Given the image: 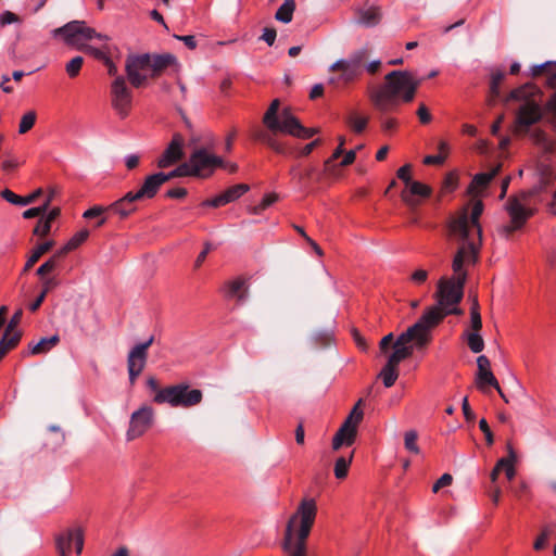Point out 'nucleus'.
I'll list each match as a JSON object with an SVG mask.
<instances>
[{
  "label": "nucleus",
  "mask_w": 556,
  "mask_h": 556,
  "mask_svg": "<svg viewBox=\"0 0 556 556\" xmlns=\"http://www.w3.org/2000/svg\"><path fill=\"white\" fill-rule=\"evenodd\" d=\"M417 439H418V433L415 430L407 431L404 437L405 448L413 454L419 453V447L417 445Z\"/></svg>",
  "instance_id": "c03bdc74"
},
{
  "label": "nucleus",
  "mask_w": 556,
  "mask_h": 556,
  "mask_svg": "<svg viewBox=\"0 0 556 556\" xmlns=\"http://www.w3.org/2000/svg\"><path fill=\"white\" fill-rule=\"evenodd\" d=\"M154 410L151 406L143 405L131 414L127 440L131 441L141 437L153 424Z\"/></svg>",
  "instance_id": "dca6fc26"
},
{
  "label": "nucleus",
  "mask_w": 556,
  "mask_h": 556,
  "mask_svg": "<svg viewBox=\"0 0 556 556\" xmlns=\"http://www.w3.org/2000/svg\"><path fill=\"white\" fill-rule=\"evenodd\" d=\"M483 212V203L477 201L473 203L470 216L464 210L458 216L452 217L447 224V236L456 240L459 247L464 242H472L480 251L482 230L479 224V218Z\"/></svg>",
  "instance_id": "6e6552de"
},
{
  "label": "nucleus",
  "mask_w": 556,
  "mask_h": 556,
  "mask_svg": "<svg viewBox=\"0 0 556 556\" xmlns=\"http://www.w3.org/2000/svg\"><path fill=\"white\" fill-rule=\"evenodd\" d=\"M165 176L163 172L149 175L144 178L142 186L135 191L136 197L140 200L153 199L159 192L161 186L165 184Z\"/></svg>",
  "instance_id": "412c9836"
},
{
  "label": "nucleus",
  "mask_w": 556,
  "mask_h": 556,
  "mask_svg": "<svg viewBox=\"0 0 556 556\" xmlns=\"http://www.w3.org/2000/svg\"><path fill=\"white\" fill-rule=\"evenodd\" d=\"M21 338V331H16L14 333L3 332L0 340V361L9 351L13 350L18 344Z\"/></svg>",
  "instance_id": "c85d7f7f"
},
{
  "label": "nucleus",
  "mask_w": 556,
  "mask_h": 556,
  "mask_svg": "<svg viewBox=\"0 0 556 556\" xmlns=\"http://www.w3.org/2000/svg\"><path fill=\"white\" fill-rule=\"evenodd\" d=\"M210 149L195 148L190 157L189 164L194 177H208L216 167H225L224 160L220 156L208 153Z\"/></svg>",
  "instance_id": "ddd939ff"
},
{
  "label": "nucleus",
  "mask_w": 556,
  "mask_h": 556,
  "mask_svg": "<svg viewBox=\"0 0 556 556\" xmlns=\"http://www.w3.org/2000/svg\"><path fill=\"white\" fill-rule=\"evenodd\" d=\"M276 132L266 134L262 132L258 135V139L262 140L267 147L273 149L276 153L286 154L289 153V149L287 146L280 141L277 140L275 137Z\"/></svg>",
  "instance_id": "2f4dec72"
},
{
  "label": "nucleus",
  "mask_w": 556,
  "mask_h": 556,
  "mask_svg": "<svg viewBox=\"0 0 556 556\" xmlns=\"http://www.w3.org/2000/svg\"><path fill=\"white\" fill-rule=\"evenodd\" d=\"M36 112L35 111H29L27 113H25L22 118H21V122H20V125H18V132L20 134H26L27 131H29L35 123H36Z\"/></svg>",
  "instance_id": "a19ab883"
},
{
  "label": "nucleus",
  "mask_w": 556,
  "mask_h": 556,
  "mask_svg": "<svg viewBox=\"0 0 556 556\" xmlns=\"http://www.w3.org/2000/svg\"><path fill=\"white\" fill-rule=\"evenodd\" d=\"M111 105L121 118L128 116L132 105V91L125 76H116L111 84Z\"/></svg>",
  "instance_id": "4468645a"
},
{
  "label": "nucleus",
  "mask_w": 556,
  "mask_h": 556,
  "mask_svg": "<svg viewBox=\"0 0 556 556\" xmlns=\"http://www.w3.org/2000/svg\"><path fill=\"white\" fill-rule=\"evenodd\" d=\"M59 286V280L55 277H48L42 279V291L47 295L49 291Z\"/></svg>",
  "instance_id": "338daca9"
},
{
  "label": "nucleus",
  "mask_w": 556,
  "mask_h": 556,
  "mask_svg": "<svg viewBox=\"0 0 556 556\" xmlns=\"http://www.w3.org/2000/svg\"><path fill=\"white\" fill-rule=\"evenodd\" d=\"M53 36H62L67 45L73 46L77 50L84 51L102 62L109 56L104 49L96 48L86 43L87 40L91 39L105 41L109 37L87 26L84 21H72L64 26L54 29Z\"/></svg>",
  "instance_id": "39448f33"
},
{
  "label": "nucleus",
  "mask_w": 556,
  "mask_h": 556,
  "mask_svg": "<svg viewBox=\"0 0 556 556\" xmlns=\"http://www.w3.org/2000/svg\"><path fill=\"white\" fill-rule=\"evenodd\" d=\"M84 64V58L83 56H75L65 66L66 73L71 78L76 77Z\"/></svg>",
  "instance_id": "de8ad7c7"
},
{
  "label": "nucleus",
  "mask_w": 556,
  "mask_h": 556,
  "mask_svg": "<svg viewBox=\"0 0 556 556\" xmlns=\"http://www.w3.org/2000/svg\"><path fill=\"white\" fill-rule=\"evenodd\" d=\"M184 147V137L180 134H175L168 143L167 148L164 150L162 155L157 159L156 165L159 168H167L178 161H180L184 156L182 152Z\"/></svg>",
  "instance_id": "a211bd4d"
},
{
  "label": "nucleus",
  "mask_w": 556,
  "mask_h": 556,
  "mask_svg": "<svg viewBox=\"0 0 556 556\" xmlns=\"http://www.w3.org/2000/svg\"><path fill=\"white\" fill-rule=\"evenodd\" d=\"M541 118L542 111L540 105L534 101H527L519 108L516 116V123L520 127L528 128L536 124Z\"/></svg>",
  "instance_id": "aec40b11"
},
{
  "label": "nucleus",
  "mask_w": 556,
  "mask_h": 556,
  "mask_svg": "<svg viewBox=\"0 0 556 556\" xmlns=\"http://www.w3.org/2000/svg\"><path fill=\"white\" fill-rule=\"evenodd\" d=\"M224 293L228 299L237 298L239 303L244 302L247 299L245 280L242 278H237L226 282L224 287Z\"/></svg>",
  "instance_id": "a878e982"
},
{
  "label": "nucleus",
  "mask_w": 556,
  "mask_h": 556,
  "mask_svg": "<svg viewBox=\"0 0 556 556\" xmlns=\"http://www.w3.org/2000/svg\"><path fill=\"white\" fill-rule=\"evenodd\" d=\"M294 10L295 1L285 0L283 3L276 11L275 18L286 24L290 23L292 21Z\"/></svg>",
  "instance_id": "7c9ffc66"
},
{
  "label": "nucleus",
  "mask_w": 556,
  "mask_h": 556,
  "mask_svg": "<svg viewBox=\"0 0 556 556\" xmlns=\"http://www.w3.org/2000/svg\"><path fill=\"white\" fill-rule=\"evenodd\" d=\"M110 213L109 206L94 205L89 210L85 211L84 218H93L101 216L103 213Z\"/></svg>",
  "instance_id": "864d4df0"
},
{
  "label": "nucleus",
  "mask_w": 556,
  "mask_h": 556,
  "mask_svg": "<svg viewBox=\"0 0 556 556\" xmlns=\"http://www.w3.org/2000/svg\"><path fill=\"white\" fill-rule=\"evenodd\" d=\"M552 534H553V528L551 526H545L542 529L540 535L536 538V540L533 544V548L535 551H542L543 548H545Z\"/></svg>",
  "instance_id": "37998d69"
},
{
  "label": "nucleus",
  "mask_w": 556,
  "mask_h": 556,
  "mask_svg": "<svg viewBox=\"0 0 556 556\" xmlns=\"http://www.w3.org/2000/svg\"><path fill=\"white\" fill-rule=\"evenodd\" d=\"M203 393L199 389H190L188 383H178L159 390L153 401L157 404H168L172 407L189 408L201 403Z\"/></svg>",
  "instance_id": "9b49d317"
},
{
  "label": "nucleus",
  "mask_w": 556,
  "mask_h": 556,
  "mask_svg": "<svg viewBox=\"0 0 556 556\" xmlns=\"http://www.w3.org/2000/svg\"><path fill=\"white\" fill-rule=\"evenodd\" d=\"M529 88H532V86L530 84H526L519 88L513 89L505 99V102L511 100L519 101L527 99L530 94V92L528 91Z\"/></svg>",
  "instance_id": "a18cd8bd"
},
{
  "label": "nucleus",
  "mask_w": 556,
  "mask_h": 556,
  "mask_svg": "<svg viewBox=\"0 0 556 556\" xmlns=\"http://www.w3.org/2000/svg\"><path fill=\"white\" fill-rule=\"evenodd\" d=\"M479 428L484 433L488 445H492L494 443L493 433L484 418L479 421Z\"/></svg>",
  "instance_id": "bf43d9fd"
},
{
  "label": "nucleus",
  "mask_w": 556,
  "mask_h": 556,
  "mask_svg": "<svg viewBox=\"0 0 556 556\" xmlns=\"http://www.w3.org/2000/svg\"><path fill=\"white\" fill-rule=\"evenodd\" d=\"M500 169L501 164H497L490 172L476 174L467 189V192L469 194H478L498 174Z\"/></svg>",
  "instance_id": "5701e85b"
},
{
  "label": "nucleus",
  "mask_w": 556,
  "mask_h": 556,
  "mask_svg": "<svg viewBox=\"0 0 556 556\" xmlns=\"http://www.w3.org/2000/svg\"><path fill=\"white\" fill-rule=\"evenodd\" d=\"M478 261V247L472 242H464L453 257L452 269L454 275L441 277L438 281L434 299L437 304L429 307L418 319L430 331L447 315L460 316L464 311L457 305L464 298V287L467 280L465 265L476 264Z\"/></svg>",
  "instance_id": "f257e3e1"
},
{
  "label": "nucleus",
  "mask_w": 556,
  "mask_h": 556,
  "mask_svg": "<svg viewBox=\"0 0 556 556\" xmlns=\"http://www.w3.org/2000/svg\"><path fill=\"white\" fill-rule=\"evenodd\" d=\"M369 51L361 48L351 52L346 58L340 59L329 66V72L339 74L328 78V84L334 87L348 86L357 80L364 73Z\"/></svg>",
  "instance_id": "9d476101"
},
{
  "label": "nucleus",
  "mask_w": 556,
  "mask_h": 556,
  "mask_svg": "<svg viewBox=\"0 0 556 556\" xmlns=\"http://www.w3.org/2000/svg\"><path fill=\"white\" fill-rule=\"evenodd\" d=\"M407 190L402 192V200L408 205H416L417 201L413 199L414 195L420 198H428L431 195V188L420 181H413L407 187Z\"/></svg>",
  "instance_id": "b1692460"
},
{
  "label": "nucleus",
  "mask_w": 556,
  "mask_h": 556,
  "mask_svg": "<svg viewBox=\"0 0 556 556\" xmlns=\"http://www.w3.org/2000/svg\"><path fill=\"white\" fill-rule=\"evenodd\" d=\"M22 315H23V311L22 308L17 309L13 316L11 317L7 328H5V332H9V333H14L16 332L15 331V328L18 326V324L21 323V319H22Z\"/></svg>",
  "instance_id": "603ef678"
},
{
  "label": "nucleus",
  "mask_w": 556,
  "mask_h": 556,
  "mask_svg": "<svg viewBox=\"0 0 556 556\" xmlns=\"http://www.w3.org/2000/svg\"><path fill=\"white\" fill-rule=\"evenodd\" d=\"M18 21V16L11 11H4L3 13L0 14V26H5L12 23H16Z\"/></svg>",
  "instance_id": "052dcab7"
},
{
  "label": "nucleus",
  "mask_w": 556,
  "mask_h": 556,
  "mask_svg": "<svg viewBox=\"0 0 556 556\" xmlns=\"http://www.w3.org/2000/svg\"><path fill=\"white\" fill-rule=\"evenodd\" d=\"M548 184L549 178L543 177L538 186L507 200L505 208L510 217V223L498 228L501 236L508 238L513 232L523 227L528 218L535 212L533 208L527 207L530 204V198L545 191Z\"/></svg>",
  "instance_id": "423d86ee"
},
{
  "label": "nucleus",
  "mask_w": 556,
  "mask_h": 556,
  "mask_svg": "<svg viewBox=\"0 0 556 556\" xmlns=\"http://www.w3.org/2000/svg\"><path fill=\"white\" fill-rule=\"evenodd\" d=\"M332 332L328 330L316 331L311 337V345L314 349L326 348L331 343Z\"/></svg>",
  "instance_id": "f704fd0d"
},
{
  "label": "nucleus",
  "mask_w": 556,
  "mask_h": 556,
  "mask_svg": "<svg viewBox=\"0 0 556 556\" xmlns=\"http://www.w3.org/2000/svg\"><path fill=\"white\" fill-rule=\"evenodd\" d=\"M51 230V225L45 220V218H41L38 220L36 227L34 228V235L45 237L49 235Z\"/></svg>",
  "instance_id": "6e6d98bb"
},
{
  "label": "nucleus",
  "mask_w": 556,
  "mask_h": 556,
  "mask_svg": "<svg viewBox=\"0 0 556 556\" xmlns=\"http://www.w3.org/2000/svg\"><path fill=\"white\" fill-rule=\"evenodd\" d=\"M477 375H482V372H492L491 371V363L485 355H480L477 358Z\"/></svg>",
  "instance_id": "4d7b16f0"
},
{
  "label": "nucleus",
  "mask_w": 556,
  "mask_h": 556,
  "mask_svg": "<svg viewBox=\"0 0 556 556\" xmlns=\"http://www.w3.org/2000/svg\"><path fill=\"white\" fill-rule=\"evenodd\" d=\"M453 477L450 473H444L437 480L432 486V491L437 493L441 488L447 486L452 483Z\"/></svg>",
  "instance_id": "680f3d73"
},
{
  "label": "nucleus",
  "mask_w": 556,
  "mask_h": 556,
  "mask_svg": "<svg viewBox=\"0 0 556 556\" xmlns=\"http://www.w3.org/2000/svg\"><path fill=\"white\" fill-rule=\"evenodd\" d=\"M250 187L245 184H238L229 187L227 190L223 192L225 199H227V204L236 201L240 197H242L245 192H248Z\"/></svg>",
  "instance_id": "e433bc0d"
},
{
  "label": "nucleus",
  "mask_w": 556,
  "mask_h": 556,
  "mask_svg": "<svg viewBox=\"0 0 556 556\" xmlns=\"http://www.w3.org/2000/svg\"><path fill=\"white\" fill-rule=\"evenodd\" d=\"M277 200H278V195L276 193L265 194L264 198L262 199L261 203L255 205L252 208V213H254V214L262 213L264 210H266L271 204H274Z\"/></svg>",
  "instance_id": "09e8293b"
},
{
  "label": "nucleus",
  "mask_w": 556,
  "mask_h": 556,
  "mask_svg": "<svg viewBox=\"0 0 556 556\" xmlns=\"http://www.w3.org/2000/svg\"><path fill=\"white\" fill-rule=\"evenodd\" d=\"M356 14V23L367 28H372L379 25L383 15L379 5H371L366 9H357Z\"/></svg>",
  "instance_id": "4be33fe9"
},
{
  "label": "nucleus",
  "mask_w": 556,
  "mask_h": 556,
  "mask_svg": "<svg viewBox=\"0 0 556 556\" xmlns=\"http://www.w3.org/2000/svg\"><path fill=\"white\" fill-rule=\"evenodd\" d=\"M75 544L76 554H80L84 547V534L81 529H66L55 536V546L60 556H68L72 544Z\"/></svg>",
  "instance_id": "f3484780"
},
{
  "label": "nucleus",
  "mask_w": 556,
  "mask_h": 556,
  "mask_svg": "<svg viewBox=\"0 0 556 556\" xmlns=\"http://www.w3.org/2000/svg\"><path fill=\"white\" fill-rule=\"evenodd\" d=\"M467 344L471 352L480 353L484 349V341L480 336L479 331H472L471 333H467Z\"/></svg>",
  "instance_id": "58836bf2"
},
{
  "label": "nucleus",
  "mask_w": 556,
  "mask_h": 556,
  "mask_svg": "<svg viewBox=\"0 0 556 556\" xmlns=\"http://www.w3.org/2000/svg\"><path fill=\"white\" fill-rule=\"evenodd\" d=\"M505 78V74L501 71L494 72L490 83V104H493L501 94L500 86Z\"/></svg>",
  "instance_id": "473e14b6"
},
{
  "label": "nucleus",
  "mask_w": 556,
  "mask_h": 556,
  "mask_svg": "<svg viewBox=\"0 0 556 556\" xmlns=\"http://www.w3.org/2000/svg\"><path fill=\"white\" fill-rule=\"evenodd\" d=\"M346 123L356 134H361L365 130L368 124V117L357 116L356 114H351L346 118Z\"/></svg>",
  "instance_id": "ea45409f"
},
{
  "label": "nucleus",
  "mask_w": 556,
  "mask_h": 556,
  "mask_svg": "<svg viewBox=\"0 0 556 556\" xmlns=\"http://www.w3.org/2000/svg\"><path fill=\"white\" fill-rule=\"evenodd\" d=\"M154 337L151 336L147 341L136 344L128 353L127 369L129 375V382L131 386L135 384L137 378L146 367L148 350L152 345Z\"/></svg>",
  "instance_id": "2eb2a0df"
},
{
  "label": "nucleus",
  "mask_w": 556,
  "mask_h": 556,
  "mask_svg": "<svg viewBox=\"0 0 556 556\" xmlns=\"http://www.w3.org/2000/svg\"><path fill=\"white\" fill-rule=\"evenodd\" d=\"M215 146V138L211 131H204L202 134H192L188 141V147L193 148H206L213 149Z\"/></svg>",
  "instance_id": "cd10ccee"
},
{
  "label": "nucleus",
  "mask_w": 556,
  "mask_h": 556,
  "mask_svg": "<svg viewBox=\"0 0 556 556\" xmlns=\"http://www.w3.org/2000/svg\"><path fill=\"white\" fill-rule=\"evenodd\" d=\"M47 211H48V204H42L40 206L31 207V208L24 211L23 217L26 219L35 218V217L43 215Z\"/></svg>",
  "instance_id": "3c124183"
},
{
  "label": "nucleus",
  "mask_w": 556,
  "mask_h": 556,
  "mask_svg": "<svg viewBox=\"0 0 556 556\" xmlns=\"http://www.w3.org/2000/svg\"><path fill=\"white\" fill-rule=\"evenodd\" d=\"M53 245L52 241H46L43 243L38 244L33 251L26 264L24 266L23 271H28L41 257L42 254L48 252Z\"/></svg>",
  "instance_id": "c756f323"
},
{
  "label": "nucleus",
  "mask_w": 556,
  "mask_h": 556,
  "mask_svg": "<svg viewBox=\"0 0 556 556\" xmlns=\"http://www.w3.org/2000/svg\"><path fill=\"white\" fill-rule=\"evenodd\" d=\"M476 386L480 391L486 392L488 387L498 389V381L493 372H482V375H476Z\"/></svg>",
  "instance_id": "72a5a7b5"
},
{
  "label": "nucleus",
  "mask_w": 556,
  "mask_h": 556,
  "mask_svg": "<svg viewBox=\"0 0 556 556\" xmlns=\"http://www.w3.org/2000/svg\"><path fill=\"white\" fill-rule=\"evenodd\" d=\"M379 377L382 379L386 388H391L399 377V370L397 368L386 363L379 374Z\"/></svg>",
  "instance_id": "c9c22d12"
},
{
  "label": "nucleus",
  "mask_w": 556,
  "mask_h": 556,
  "mask_svg": "<svg viewBox=\"0 0 556 556\" xmlns=\"http://www.w3.org/2000/svg\"><path fill=\"white\" fill-rule=\"evenodd\" d=\"M470 324L473 331H480L482 328V320L480 312L470 309Z\"/></svg>",
  "instance_id": "0e129e2a"
},
{
  "label": "nucleus",
  "mask_w": 556,
  "mask_h": 556,
  "mask_svg": "<svg viewBox=\"0 0 556 556\" xmlns=\"http://www.w3.org/2000/svg\"><path fill=\"white\" fill-rule=\"evenodd\" d=\"M431 341V331L419 320L402 332L393 343V352L387 364L397 368L399 364L410 357L414 350L426 348Z\"/></svg>",
  "instance_id": "1a4fd4ad"
},
{
  "label": "nucleus",
  "mask_w": 556,
  "mask_h": 556,
  "mask_svg": "<svg viewBox=\"0 0 556 556\" xmlns=\"http://www.w3.org/2000/svg\"><path fill=\"white\" fill-rule=\"evenodd\" d=\"M141 201L136 197L135 191L127 192L123 198L109 205L110 213L124 219L137 211V202Z\"/></svg>",
  "instance_id": "6ab92c4d"
},
{
  "label": "nucleus",
  "mask_w": 556,
  "mask_h": 556,
  "mask_svg": "<svg viewBox=\"0 0 556 556\" xmlns=\"http://www.w3.org/2000/svg\"><path fill=\"white\" fill-rule=\"evenodd\" d=\"M58 264L55 263V260H52L51 257L46 261L42 265H40L38 268H37V271L36 274L38 276H46L47 274L53 271L55 268H58Z\"/></svg>",
  "instance_id": "8fccbe9b"
},
{
  "label": "nucleus",
  "mask_w": 556,
  "mask_h": 556,
  "mask_svg": "<svg viewBox=\"0 0 556 556\" xmlns=\"http://www.w3.org/2000/svg\"><path fill=\"white\" fill-rule=\"evenodd\" d=\"M164 176L166 177L165 178V182H166L176 177L192 176V170H191L189 162H186V163L180 164L178 167H176L172 172L164 173Z\"/></svg>",
  "instance_id": "79ce46f5"
},
{
  "label": "nucleus",
  "mask_w": 556,
  "mask_h": 556,
  "mask_svg": "<svg viewBox=\"0 0 556 556\" xmlns=\"http://www.w3.org/2000/svg\"><path fill=\"white\" fill-rule=\"evenodd\" d=\"M339 140V146L337 147V149L333 151L332 155L330 156V159H328L326 162H325V165L326 166H329V164L334 161V160H338L344 152L343 150V146L345 143V138L343 136H340L338 138Z\"/></svg>",
  "instance_id": "13d9d810"
},
{
  "label": "nucleus",
  "mask_w": 556,
  "mask_h": 556,
  "mask_svg": "<svg viewBox=\"0 0 556 556\" xmlns=\"http://www.w3.org/2000/svg\"><path fill=\"white\" fill-rule=\"evenodd\" d=\"M362 404L363 400L359 399L336 432L332 439L333 451L340 450L343 445L351 446L355 442L358 425L364 417V412L361 409Z\"/></svg>",
  "instance_id": "f8f14e48"
},
{
  "label": "nucleus",
  "mask_w": 556,
  "mask_h": 556,
  "mask_svg": "<svg viewBox=\"0 0 556 556\" xmlns=\"http://www.w3.org/2000/svg\"><path fill=\"white\" fill-rule=\"evenodd\" d=\"M417 115L422 124H428L431 121V114L425 104H420L417 110Z\"/></svg>",
  "instance_id": "774afa93"
},
{
  "label": "nucleus",
  "mask_w": 556,
  "mask_h": 556,
  "mask_svg": "<svg viewBox=\"0 0 556 556\" xmlns=\"http://www.w3.org/2000/svg\"><path fill=\"white\" fill-rule=\"evenodd\" d=\"M89 230L88 229H81L78 232H76L68 241H67V250H75L77 249L81 243H84L88 237H89Z\"/></svg>",
  "instance_id": "49530a36"
},
{
  "label": "nucleus",
  "mask_w": 556,
  "mask_h": 556,
  "mask_svg": "<svg viewBox=\"0 0 556 556\" xmlns=\"http://www.w3.org/2000/svg\"><path fill=\"white\" fill-rule=\"evenodd\" d=\"M41 193H42V190L39 188V189L35 190L33 193L28 194L27 197H25V195L21 197V195L15 194L10 189H3L0 192V195L2 199H4L5 201H8L11 204L25 206L30 203H34L41 195Z\"/></svg>",
  "instance_id": "393cba45"
},
{
  "label": "nucleus",
  "mask_w": 556,
  "mask_h": 556,
  "mask_svg": "<svg viewBox=\"0 0 556 556\" xmlns=\"http://www.w3.org/2000/svg\"><path fill=\"white\" fill-rule=\"evenodd\" d=\"M205 206L219 207L227 204V199H225L223 192L212 199H208L202 203Z\"/></svg>",
  "instance_id": "69168bd1"
},
{
  "label": "nucleus",
  "mask_w": 556,
  "mask_h": 556,
  "mask_svg": "<svg viewBox=\"0 0 556 556\" xmlns=\"http://www.w3.org/2000/svg\"><path fill=\"white\" fill-rule=\"evenodd\" d=\"M420 84L421 79L415 78L408 71H392L386 75L382 86L369 92V98L378 111L387 113L399 104V99L413 101Z\"/></svg>",
  "instance_id": "f03ea898"
},
{
  "label": "nucleus",
  "mask_w": 556,
  "mask_h": 556,
  "mask_svg": "<svg viewBox=\"0 0 556 556\" xmlns=\"http://www.w3.org/2000/svg\"><path fill=\"white\" fill-rule=\"evenodd\" d=\"M280 102L275 99L264 114L263 123L273 132L290 135L299 139H309L318 132L317 128L304 127L290 109L279 113Z\"/></svg>",
  "instance_id": "0eeeda50"
},
{
  "label": "nucleus",
  "mask_w": 556,
  "mask_h": 556,
  "mask_svg": "<svg viewBox=\"0 0 556 556\" xmlns=\"http://www.w3.org/2000/svg\"><path fill=\"white\" fill-rule=\"evenodd\" d=\"M317 514L313 498L301 501L296 511L290 517L285 530L282 551L285 556H307L306 540Z\"/></svg>",
  "instance_id": "7ed1b4c3"
},
{
  "label": "nucleus",
  "mask_w": 556,
  "mask_h": 556,
  "mask_svg": "<svg viewBox=\"0 0 556 556\" xmlns=\"http://www.w3.org/2000/svg\"><path fill=\"white\" fill-rule=\"evenodd\" d=\"M410 168L412 167L409 164H405L404 166L400 167L396 173L397 178L401 179L406 187L414 181L410 177Z\"/></svg>",
  "instance_id": "5fc2aeb1"
},
{
  "label": "nucleus",
  "mask_w": 556,
  "mask_h": 556,
  "mask_svg": "<svg viewBox=\"0 0 556 556\" xmlns=\"http://www.w3.org/2000/svg\"><path fill=\"white\" fill-rule=\"evenodd\" d=\"M276 29L270 27H265L263 34L260 39L264 40L268 46H273L276 40Z\"/></svg>",
  "instance_id": "e2e57ef3"
},
{
  "label": "nucleus",
  "mask_w": 556,
  "mask_h": 556,
  "mask_svg": "<svg viewBox=\"0 0 556 556\" xmlns=\"http://www.w3.org/2000/svg\"><path fill=\"white\" fill-rule=\"evenodd\" d=\"M60 342V337L53 334L48 338H41L37 343H29V353L33 355L46 354Z\"/></svg>",
  "instance_id": "bb28decb"
},
{
  "label": "nucleus",
  "mask_w": 556,
  "mask_h": 556,
  "mask_svg": "<svg viewBox=\"0 0 556 556\" xmlns=\"http://www.w3.org/2000/svg\"><path fill=\"white\" fill-rule=\"evenodd\" d=\"M352 458H353V453L350 455L349 458L342 456L336 460L334 476L337 479H344L348 476V469L352 462Z\"/></svg>",
  "instance_id": "4c0bfd02"
},
{
  "label": "nucleus",
  "mask_w": 556,
  "mask_h": 556,
  "mask_svg": "<svg viewBox=\"0 0 556 556\" xmlns=\"http://www.w3.org/2000/svg\"><path fill=\"white\" fill-rule=\"evenodd\" d=\"M177 65V58L172 53H132L125 60V72L129 84L134 88H141L149 78H157L166 68Z\"/></svg>",
  "instance_id": "20e7f679"
}]
</instances>
